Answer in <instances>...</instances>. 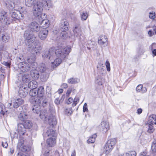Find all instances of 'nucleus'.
Wrapping results in <instances>:
<instances>
[{"instance_id":"nucleus-1","label":"nucleus","mask_w":156,"mask_h":156,"mask_svg":"<svg viewBox=\"0 0 156 156\" xmlns=\"http://www.w3.org/2000/svg\"><path fill=\"white\" fill-rule=\"evenodd\" d=\"M50 4L49 0H25L27 6H30L33 5V13L35 16H41L43 8L48 6Z\"/></svg>"},{"instance_id":"nucleus-2","label":"nucleus","mask_w":156,"mask_h":156,"mask_svg":"<svg viewBox=\"0 0 156 156\" xmlns=\"http://www.w3.org/2000/svg\"><path fill=\"white\" fill-rule=\"evenodd\" d=\"M71 51L70 47H65L63 44H61L57 46L51 47L48 50L47 56L50 59L55 55L57 57H63L68 55Z\"/></svg>"},{"instance_id":"nucleus-3","label":"nucleus","mask_w":156,"mask_h":156,"mask_svg":"<svg viewBox=\"0 0 156 156\" xmlns=\"http://www.w3.org/2000/svg\"><path fill=\"white\" fill-rule=\"evenodd\" d=\"M36 37L34 34H29L25 39L26 44L29 46V48L31 49L32 52L37 53L39 52L41 49V47L39 42H34Z\"/></svg>"},{"instance_id":"nucleus-4","label":"nucleus","mask_w":156,"mask_h":156,"mask_svg":"<svg viewBox=\"0 0 156 156\" xmlns=\"http://www.w3.org/2000/svg\"><path fill=\"white\" fill-rule=\"evenodd\" d=\"M31 96L29 100L31 103L34 104L32 109V111L35 113L38 114L40 111L41 99H38L37 97V90L35 89H31L29 93Z\"/></svg>"},{"instance_id":"nucleus-5","label":"nucleus","mask_w":156,"mask_h":156,"mask_svg":"<svg viewBox=\"0 0 156 156\" xmlns=\"http://www.w3.org/2000/svg\"><path fill=\"white\" fill-rule=\"evenodd\" d=\"M46 134L48 137L46 141L47 145L49 147H54L56 144L57 133L55 130L49 129L47 131Z\"/></svg>"},{"instance_id":"nucleus-6","label":"nucleus","mask_w":156,"mask_h":156,"mask_svg":"<svg viewBox=\"0 0 156 156\" xmlns=\"http://www.w3.org/2000/svg\"><path fill=\"white\" fill-rule=\"evenodd\" d=\"M48 115V114L47 111L45 109H44L41 111L39 116L41 119L44 121H46L48 119L47 117ZM48 122L49 125L53 127L54 126H55L57 124V121L55 117L52 115H50L48 119Z\"/></svg>"},{"instance_id":"nucleus-7","label":"nucleus","mask_w":156,"mask_h":156,"mask_svg":"<svg viewBox=\"0 0 156 156\" xmlns=\"http://www.w3.org/2000/svg\"><path fill=\"white\" fill-rule=\"evenodd\" d=\"M20 119L23 121L22 123H20L18 125V132L20 135H23L26 132L25 129H30L32 126V123L30 121L23 119L21 117H20Z\"/></svg>"},{"instance_id":"nucleus-8","label":"nucleus","mask_w":156,"mask_h":156,"mask_svg":"<svg viewBox=\"0 0 156 156\" xmlns=\"http://www.w3.org/2000/svg\"><path fill=\"white\" fill-rule=\"evenodd\" d=\"M117 143L116 138H112L108 140L104 148V152L108 154L111 152Z\"/></svg>"},{"instance_id":"nucleus-9","label":"nucleus","mask_w":156,"mask_h":156,"mask_svg":"<svg viewBox=\"0 0 156 156\" xmlns=\"http://www.w3.org/2000/svg\"><path fill=\"white\" fill-rule=\"evenodd\" d=\"M0 21L5 23L6 24H9V18L7 12L4 10L0 12Z\"/></svg>"},{"instance_id":"nucleus-10","label":"nucleus","mask_w":156,"mask_h":156,"mask_svg":"<svg viewBox=\"0 0 156 156\" xmlns=\"http://www.w3.org/2000/svg\"><path fill=\"white\" fill-rule=\"evenodd\" d=\"M29 29L30 31L37 32L40 30V27L37 23L35 22H31L28 25Z\"/></svg>"},{"instance_id":"nucleus-11","label":"nucleus","mask_w":156,"mask_h":156,"mask_svg":"<svg viewBox=\"0 0 156 156\" xmlns=\"http://www.w3.org/2000/svg\"><path fill=\"white\" fill-rule=\"evenodd\" d=\"M101 130L103 133H107L110 129L109 123L108 121L104 120L101 123Z\"/></svg>"},{"instance_id":"nucleus-12","label":"nucleus","mask_w":156,"mask_h":156,"mask_svg":"<svg viewBox=\"0 0 156 156\" xmlns=\"http://www.w3.org/2000/svg\"><path fill=\"white\" fill-rule=\"evenodd\" d=\"M37 97L38 99L41 100V102L43 99V97L44 94V87L40 86L38 88L37 90Z\"/></svg>"},{"instance_id":"nucleus-13","label":"nucleus","mask_w":156,"mask_h":156,"mask_svg":"<svg viewBox=\"0 0 156 156\" xmlns=\"http://www.w3.org/2000/svg\"><path fill=\"white\" fill-rule=\"evenodd\" d=\"M42 15V13L41 16H37L38 17V19L40 20V22L41 21V24L42 25V28L43 29H46L49 26V21L47 19H43L41 18V16Z\"/></svg>"},{"instance_id":"nucleus-14","label":"nucleus","mask_w":156,"mask_h":156,"mask_svg":"<svg viewBox=\"0 0 156 156\" xmlns=\"http://www.w3.org/2000/svg\"><path fill=\"white\" fill-rule=\"evenodd\" d=\"M11 17L14 20H19L23 18L21 13L18 10L15 9H14L12 12Z\"/></svg>"},{"instance_id":"nucleus-15","label":"nucleus","mask_w":156,"mask_h":156,"mask_svg":"<svg viewBox=\"0 0 156 156\" xmlns=\"http://www.w3.org/2000/svg\"><path fill=\"white\" fill-rule=\"evenodd\" d=\"M48 33V30H47L41 29L39 32V37L41 40H44L46 38Z\"/></svg>"},{"instance_id":"nucleus-16","label":"nucleus","mask_w":156,"mask_h":156,"mask_svg":"<svg viewBox=\"0 0 156 156\" xmlns=\"http://www.w3.org/2000/svg\"><path fill=\"white\" fill-rule=\"evenodd\" d=\"M108 42L107 37L105 35H101L99 37L98 42L101 45H103Z\"/></svg>"},{"instance_id":"nucleus-17","label":"nucleus","mask_w":156,"mask_h":156,"mask_svg":"<svg viewBox=\"0 0 156 156\" xmlns=\"http://www.w3.org/2000/svg\"><path fill=\"white\" fill-rule=\"evenodd\" d=\"M24 102V101L21 98L16 99L13 103V107L14 108H17L20 105L23 104Z\"/></svg>"},{"instance_id":"nucleus-18","label":"nucleus","mask_w":156,"mask_h":156,"mask_svg":"<svg viewBox=\"0 0 156 156\" xmlns=\"http://www.w3.org/2000/svg\"><path fill=\"white\" fill-rule=\"evenodd\" d=\"M30 75L35 80L38 79L40 76L39 71L36 69L31 71Z\"/></svg>"},{"instance_id":"nucleus-19","label":"nucleus","mask_w":156,"mask_h":156,"mask_svg":"<svg viewBox=\"0 0 156 156\" xmlns=\"http://www.w3.org/2000/svg\"><path fill=\"white\" fill-rule=\"evenodd\" d=\"M26 90L25 87H20V88L19 93L20 96L21 97L24 98L26 96L27 92L26 90Z\"/></svg>"},{"instance_id":"nucleus-20","label":"nucleus","mask_w":156,"mask_h":156,"mask_svg":"<svg viewBox=\"0 0 156 156\" xmlns=\"http://www.w3.org/2000/svg\"><path fill=\"white\" fill-rule=\"evenodd\" d=\"M69 27V23L66 20L65 21L61 26V28L62 29V31L65 32L68 30Z\"/></svg>"},{"instance_id":"nucleus-21","label":"nucleus","mask_w":156,"mask_h":156,"mask_svg":"<svg viewBox=\"0 0 156 156\" xmlns=\"http://www.w3.org/2000/svg\"><path fill=\"white\" fill-rule=\"evenodd\" d=\"M62 60L59 58H57L55 59L54 62L52 63L51 67L54 68L58 66L62 62Z\"/></svg>"},{"instance_id":"nucleus-22","label":"nucleus","mask_w":156,"mask_h":156,"mask_svg":"<svg viewBox=\"0 0 156 156\" xmlns=\"http://www.w3.org/2000/svg\"><path fill=\"white\" fill-rule=\"evenodd\" d=\"M136 90L137 92H141L142 93L147 91V89L145 87H143L142 84H139L136 88Z\"/></svg>"},{"instance_id":"nucleus-23","label":"nucleus","mask_w":156,"mask_h":156,"mask_svg":"<svg viewBox=\"0 0 156 156\" xmlns=\"http://www.w3.org/2000/svg\"><path fill=\"white\" fill-rule=\"evenodd\" d=\"M148 122L151 124H156V115L152 114L150 115L149 117Z\"/></svg>"},{"instance_id":"nucleus-24","label":"nucleus","mask_w":156,"mask_h":156,"mask_svg":"<svg viewBox=\"0 0 156 156\" xmlns=\"http://www.w3.org/2000/svg\"><path fill=\"white\" fill-rule=\"evenodd\" d=\"M150 48L152 52V55L153 57L156 56V43H153L150 46Z\"/></svg>"},{"instance_id":"nucleus-25","label":"nucleus","mask_w":156,"mask_h":156,"mask_svg":"<svg viewBox=\"0 0 156 156\" xmlns=\"http://www.w3.org/2000/svg\"><path fill=\"white\" fill-rule=\"evenodd\" d=\"M37 82L35 81L32 80L28 83V87L31 89H35L37 87Z\"/></svg>"},{"instance_id":"nucleus-26","label":"nucleus","mask_w":156,"mask_h":156,"mask_svg":"<svg viewBox=\"0 0 156 156\" xmlns=\"http://www.w3.org/2000/svg\"><path fill=\"white\" fill-rule=\"evenodd\" d=\"M97 136L96 133H94L90 136L87 140L88 144L94 143L95 140V139Z\"/></svg>"},{"instance_id":"nucleus-27","label":"nucleus","mask_w":156,"mask_h":156,"mask_svg":"<svg viewBox=\"0 0 156 156\" xmlns=\"http://www.w3.org/2000/svg\"><path fill=\"white\" fill-rule=\"evenodd\" d=\"M9 38L8 34L7 33H5L2 35L1 39L2 42L5 43L9 41Z\"/></svg>"},{"instance_id":"nucleus-28","label":"nucleus","mask_w":156,"mask_h":156,"mask_svg":"<svg viewBox=\"0 0 156 156\" xmlns=\"http://www.w3.org/2000/svg\"><path fill=\"white\" fill-rule=\"evenodd\" d=\"M152 28L153 29V30H151L148 31V34L150 37L156 35V26H154Z\"/></svg>"},{"instance_id":"nucleus-29","label":"nucleus","mask_w":156,"mask_h":156,"mask_svg":"<svg viewBox=\"0 0 156 156\" xmlns=\"http://www.w3.org/2000/svg\"><path fill=\"white\" fill-rule=\"evenodd\" d=\"M81 32V28L79 27V26L78 25H76L73 29V32L74 34H77Z\"/></svg>"},{"instance_id":"nucleus-30","label":"nucleus","mask_w":156,"mask_h":156,"mask_svg":"<svg viewBox=\"0 0 156 156\" xmlns=\"http://www.w3.org/2000/svg\"><path fill=\"white\" fill-rule=\"evenodd\" d=\"M153 125V124H151L149 123L148 125V128L147 129V131L149 133H152L154 131V127L152 125Z\"/></svg>"},{"instance_id":"nucleus-31","label":"nucleus","mask_w":156,"mask_h":156,"mask_svg":"<svg viewBox=\"0 0 156 156\" xmlns=\"http://www.w3.org/2000/svg\"><path fill=\"white\" fill-rule=\"evenodd\" d=\"M64 112L67 115H70L73 113V111L71 107L66 108L64 111Z\"/></svg>"},{"instance_id":"nucleus-32","label":"nucleus","mask_w":156,"mask_h":156,"mask_svg":"<svg viewBox=\"0 0 156 156\" xmlns=\"http://www.w3.org/2000/svg\"><path fill=\"white\" fill-rule=\"evenodd\" d=\"M88 14L87 12H83L81 14V20H85L87 19Z\"/></svg>"},{"instance_id":"nucleus-33","label":"nucleus","mask_w":156,"mask_h":156,"mask_svg":"<svg viewBox=\"0 0 156 156\" xmlns=\"http://www.w3.org/2000/svg\"><path fill=\"white\" fill-rule=\"evenodd\" d=\"M79 101V99L78 97H75L73 100L72 106L73 107L75 106Z\"/></svg>"},{"instance_id":"nucleus-34","label":"nucleus","mask_w":156,"mask_h":156,"mask_svg":"<svg viewBox=\"0 0 156 156\" xmlns=\"http://www.w3.org/2000/svg\"><path fill=\"white\" fill-rule=\"evenodd\" d=\"M136 152L134 151H131L126 154V155H129V156H136Z\"/></svg>"},{"instance_id":"nucleus-35","label":"nucleus","mask_w":156,"mask_h":156,"mask_svg":"<svg viewBox=\"0 0 156 156\" xmlns=\"http://www.w3.org/2000/svg\"><path fill=\"white\" fill-rule=\"evenodd\" d=\"M149 17L150 18L154 20L156 17V14L155 12H152L149 13Z\"/></svg>"},{"instance_id":"nucleus-36","label":"nucleus","mask_w":156,"mask_h":156,"mask_svg":"<svg viewBox=\"0 0 156 156\" xmlns=\"http://www.w3.org/2000/svg\"><path fill=\"white\" fill-rule=\"evenodd\" d=\"M68 82L69 83L73 84L75 83L76 82V80L75 79L71 78L68 80Z\"/></svg>"},{"instance_id":"nucleus-37","label":"nucleus","mask_w":156,"mask_h":156,"mask_svg":"<svg viewBox=\"0 0 156 156\" xmlns=\"http://www.w3.org/2000/svg\"><path fill=\"white\" fill-rule=\"evenodd\" d=\"M105 66H106L107 70L109 72L110 71V64L109 61L108 60L105 62Z\"/></svg>"},{"instance_id":"nucleus-38","label":"nucleus","mask_w":156,"mask_h":156,"mask_svg":"<svg viewBox=\"0 0 156 156\" xmlns=\"http://www.w3.org/2000/svg\"><path fill=\"white\" fill-rule=\"evenodd\" d=\"M151 149L153 153H156V144L153 143L152 144Z\"/></svg>"},{"instance_id":"nucleus-39","label":"nucleus","mask_w":156,"mask_h":156,"mask_svg":"<svg viewBox=\"0 0 156 156\" xmlns=\"http://www.w3.org/2000/svg\"><path fill=\"white\" fill-rule=\"evenodd\" d=\"M83 111L84 112L88 111L87 104L86 103H85L84 105L83 108Z\"/></svg>"},{"instance_id":"nucleus-40","label":"nucleus","mask_w":156,"mask_h":156,"mask_svg":"<svg viewBox=\"0 0 156 156\" xmlns=\"http://www.w3.org/2000/svg\"><path fill=\"white\" fill-rule=\"evenodd\" d=\"M73 99L72 98H69L66 101V103L68 104H70L72 102H73Z\"/></svg>"},{"instance_id":"nucleus-41","label":"nucleus","mask_w":156,"mask_h":156,"mask_svg":"<svg viewBox=\"0 0 156 156\" xmlns=\"http://www.w3.org/2000/svg\"><path fill=\"white\" fill-rule=\"evenodd\" d=\"M2 145L3 147L5 148H7L8 146V144L6 141L5 142H2Z\"/></svg>"},{"instance_id":"nucleus-42","label":"nucleus","mask_w":156,"mask_h":156,"mask_svg":"<svg viewBox=\"0 0 156 156\" xmlns=\"http://www.w3.org/2000/svg\"><path fill=\"white\" fill-rule=\"evenodd\" d=\"M50 151L49 150H46L44 153V156H48L49 155Z\"/></svg>"},{"instance_id":"nucleus-43","label":"nucleus","mask_w":156,"mask_h":156,"mask_svg":"<svg viewBox=\"0 0 156 156\" xmlns=\"http://www.w3.org/2000/svg\"><path fill=\"white\" fill-rule=\"evenodd\" d=\"M142 111L143 110L142 108H138L137 110L136 113L138 115H140L142 113Z\"/></svg>"},{"instance_id":"nucleus-44","label":"nucleus","mask_w":156,"mask_h":156,"mask_svg":"<svg viewBox=\"0 0 156 156\" xmlns=\"http://www.w3.org/2000/svg\"><path fill=\"white\" fill-rule=\"evenodd\" d=\"M147 151L146 150H145L143 151L140 154V156H146L147 154Z\"/></svg>"},{"instance_id":"nucleus-45","label":"nucleus","mask_w":156,"mask_h":156,"mask_svg":"<svg viewBox=\"0 0 156 156\" xmlns=\"http://www.w3.org/2000/svg\"><path fill=\"white\" fill-rule=\"evenodd\" d=\"M61 86L63 88H66L68 87L67 84L66 83H63L62 84Z\"/></svg>"},{"instance_id":"nucleus-46","label":"nucleus","mask_w":156,"mask_h":156,"mask_svg":"<svg viewBox=\"0 0 156 156\" xmlns=\"http://www.w3.org/2000/svg\"><path fill=\"white\" fill-rule=\"evenodd\" d=\"M72 90L71 89H69L67 90L66 92V94L68 96H69L70 94L72 92Z\"/></svg>"},{"instance_id":"nucleus-47","label":"nucleus","mask_w":156,"mask_h":156,"mask_svg":"<svg viewBox=\"0 0 156 156\" xmlns=\"http://www.w3.org/2000/svg\"><path fill=\"white\" fill-rule=\"evenodd\" d=\"M54 154L56 156H59L60 155L58 151H55Z\"/></svg>"},{"instance_id":"nucleus-48","label":"nucleus","mask_w":156,"mask_h":156,"mask_svg":"<svg viewBox=\"0 0 156 156\" xmlns=\"http://www.w3.org/2000/svg\"><path fill=\"white\" fill-rule=\"evenodd\" d=\"M55 102L57 104H58L60 103V101L59 99L57 98H56L55 100Z\"/></svg>"},{"instance_id":"nucleus-49","label":"nucleus","mask_w":156,"mask_h":156,"mask_svg":"<svg viewBox=\"0 0 156 156\" xmlns=\"http://www.w3.org/2000/svg\"><path fill=\"white\" fill-rule=\"evenodd\" d=\"M5 65L7 66L10 67V64L9 63L7 62H5Z\"/></svg>"},{"instance_id":"nucleus-50","label":"nucleus","mask_w":156,"mask_h":156,"mask_svg":"<svg viewBox=\"0 0 156 156\" xmlns=\"http://www.w3.org/2000/svg\"><path fill=\"white\" fill-rule=\"evenodd\" d=\"M63 90L62 89H60L58 90V93L59 94L62 93L63 92Z\"/></svg>"},{"instance_id":"nucleus-51","label":"nucleus","mask_w":156,"mask_h":156,"mask_svg":"<svg viewBox=\"0 0 156 156\" xmlns=\"http://www.w3.org/2000/svg\"><path fill=\"white\" fill-rule=\"evenodd\" d=\"M76 155V152L75 151H73L71 154V156H75Z\"/></svg>"},{"instance_id":"nucleus-52","label":"nucleus","mask_w":156,"mask_h":156,"mask_svg":"<svg viewBox=\"0 0 156 156\" xmlns=\"http://www.w3.org/2000/svg\"><path fill=\"white\" fill-rule=\"evenodd\" d=\"M10 152L11 154H13L14 152V150L13 149L11 148L10 150Z\"/></svg>"},{"instance_id":"nucleus-53","label":"nucleus","mask_w":156,"mask_h":156,"mask_svg":"<svg viewBox=\"0 0 156 156\" xmlns=\"http://www.w3.org/2000/svg\"><path fill=\"white\" fill-rule=\"evenodd\" d=\"M0 113L1 114H2V115H4L5 114V113L4 112V111H3L2 109L1 110V111L0 112Z\"/></svg>"},{"instance_id":"nucleus-54","label":"nucleus","mask_w":156,"mask_h":156,"mask_svg":"<svg viewBox=\"0 0 156 156\" xmlns=\"http://www.w3.org/2000/svg\"><path fill=\"white\" fill-rule=\"evenodd\" d=\"M2 98V95L0 93V99Z\"/></svg>"},{"instance_id":"nucleus-55","label":"nucleus","mask_w":156,"mask_h":156,"mask_svg":"<svg viewBox=\"0 0 156 156\" xmlns=\"http://www.w3.org/2000/svg\"><path fill=\"white\" fill-rule=\"evenodd\" d=\"M22 7H20V8H18V10H20V9H22Z\"/></svg>"},{"instance_id":"nucleus-56","label":"nucleus","mask_w":156,"mask_h":156,"mask_svg":"<svg viewBox=\"0 0 156 156\" xmlns=\"http://www.w3.org/2000/svg\"><path fill=\"white\" fill-rule=\"evenodd\" d=\"M34 61H35V59L36 58H35V57H34Z\"/></svg>"},{"instance_id":"nucleus-57","label":"nucleus","mask_w":156,"mask_h":156,"mask_svg":"<svg viewBox=\"0 0 156 156\" xmlns=\"http://www.w3.org/2000/svg\"><path fill=\"white\" fill-rule=\"evenodd\" d=\"M1 54H0V58H1Z\"/></svg>"},{"instance_id":"nucleus-58","label":"nucleus","mask_w":156,"mask_h":156,"mask_svg":"<svg viewBox=\"0 0 156 156\" xmlns=\"http://www.w3.org/2000/svg\"><path fill=\"white\" fill-rule=\"evenodd\" d=\"M70 15H73V14L72 13H71V14H70Z\"/></svg>"},{"instance_id":"nucleus-59","label":"nucleus","mask_w":156,"mask_h":156,"mask_svg":"<svg viewBox=\"0 0 156 156\" xmlns=\"http://www.w3.org/2000/svg\"><path fill=\"white\" fill-rule=\"evenodd\" d=\"M20 144V143H19V144Z\"/></svg>"},{"instance_id":"nucleus-60","label":"nucleus","mask_w":156,"mask_h":156,"mask_svg":"<svg viewBox=\"0 0 156 156\" xmlns=\"http://www.w3.org/2000/svg\"><path fill=\"white\" fill-rule=\"evenodd\" d=\"M30 60V58L28 59V60Z\"/></svg>"}]
</instances>
